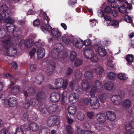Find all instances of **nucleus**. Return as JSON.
<instances>
[{
    "mask_svg": "<svg viewBox=\"0 0 134 134\" xmlns=\"http://www.w3.org/2000/svg\"><path fill=\"white\" fill-rule=\"evenodd\" d=\"M23 127H25L24 129L30 130L34 132L37 131L39 127L37 124L36 123H31L29 126L27 125H22V128Z\"/></svg>",
    "mask_w": 134,
    "mask_h": 134,
    "instance_id": "obj_7",
    "label": "nucleus"
},
{
    "mask_svg": "<svg viewBox=\"0 0 134 134\" xmlns=\"http://www.w3.org/2000/svg\"><path fill=\"white\" fill-rule=\"evenodd\" d=\"M82 102L83 104L85 106L88 105L89 103V100L87 98H84L82 101Z\"/></svg>",
    "mask_w": 134,
    "mask_h": 134,
    "instance_id": "obj_60",
    "label": "nucleus"
},
{
    "mask_svg": "<svg viewBox=\"0 0 134 134\" xmlns=\"http://www.w3.org/2000/svg\"><path fill=\"white\" fill-rule=\"evenodd\" d=\"M94 85V86L92 87L90 92V95L92 96H94L97 91L100 92L103 88L101 81L96 80Z\"/></svg>",
    "mask_w": 134,
    "mask_h": 134,
    "instance_id": "obj_3",
    "label": "nucleus"
},
{
    "mask_svg": "<svg viewBox=\"0 0 134 134\" xmlns=\"http://www.w3.org/2000/svg\"><path fill=\"white\" fill-rule=\"evenodd\" d=\"M104 88L108 91H110L112 90L114 86L113 83L111 82L108 81L104 83L103 85Z\"/></svg>",
    "mask_w": 134,
    "mask_h": 134,
    "instance_id": "obj_18",
    "label": "nucleus"
},
{
    "mask_svg": "<svg viewBox=\"0 0 134 134\" xmlns=\"http://www.w3.org/2000/svg\"><path fill=\"white\" fill-rule=\"evenodd\" d=\"M62 34V32L56 28L53 29L52 31V35L53 37L55 38L60 37Z\"/></svg>",
    "mask_w": 134,
    "mask_h": 134,
    "instance_id": "obj_20",
    "label": "nucleus"
},
{
    "mask_svg": "<svg viewBox=\"0 0 134 134\" xmlns=\"http://www.w3.org/2000/svg\"><path fill=\"white\" fill-rule=\"evenodd\" d=\"M104 22H107L108 26L110 25L111 22L112 20L111 16L109 15H105L104 16Z\"/></svg>",
    "mask_w": 134,
    "mask_h": 134,
    "instance_id": "obj_38",
    "label": "nucleus"
},
{
    "mask_svg": "<svg viewBox=\"0 0 134 134\" xmlns=\"http://www.w3.org/2000/svg\"><path fill=\"white\" fill-rule=\"evenodd\" d=\"M58 120V117L55 115H51L48 118L47 124L48 126L51 127L54 125Z\"/></svg>",
    "mask_w": 134,
    "mask_h": 134,
    "instance_id": "obj_9",
    "label": "nucleus"
},
{
    "mask_svg": "<svg viewBox=\"0 0 134 134\" xmlns=\"http://www.w3.org/2000/svg\"><path fill=\"white\" fill-rule=\"evenodd\" d=\"M82 63V60L80 59L77 58L75 62V65L76 66H79Z\"/></svg>",
    "mask_w": 134,
    "mask_h": 134,
    "instance_id": "obj_50",
    "label": "nucleus"
},
{
    "mask_svg": "<svg viewBox=\"0 0 134 134\" xmlns=\"http://www.w3.org/2000/svg\"><path fill=\"white\" fill-rule=\"evenodd\" d=\"M57 109V106L56 104H53L50 105L48 108V111L51 114L54 113Z\"/></svg>",
    "mask_w": 134,
    "mask_h": 134,
    "instance_id": "obj_29",
    "label": "nucleus"
},
{
    "mask_svg": "<svg viewBox=\"0 0 134 134\" xmlns=\"http://www.w3.org/2000/svg\"><path fill=\"white\" fill-rule=\"evenodd\" d=\"M122 98L121 96L118 95H113L111 100L112 102L115 105H119L121 104L122 102Z\"/></svg>",
    "mask_w": 134,
    "mask_h": 134,
    "instance_id": "obj_8",
    "label": "nucleus"
},
{
    "mask_svg": "<svg viewBox=\"0 0 134 134\" xmlns=\"http://www.w3.org/2000/svg\"><path fill=\"white\" fill-rule=\"evenodd\" d=\"M83 45H84L86 46L85 48H87L88 46L90 45L91 43V41L89 39H87L84 41H83Z\"/></svg>",
    "mask_w": 134,
    "mask_h": 134,
    "instance_id": "obj_52",
    "label": "nucleus"
},
{
    "mask_svg": "<svg viewBox=\"0 0 134 134\" xmlns=\"http://www.w3.org/2000/svg\"><path fill=\"white\" fill-rule=\"evenodd\" d=\"M74 45L78 48H81L83 45V41L81 39L74 38L73 41Z\"/></svg>",
    "mask_w": 134,
    "mask_h": 134,
    "instance_id": "obj_10",
    "label": "nucleus"
},
{
    "mask_svg": "<svg viewBox=\"0 0 134 134\" xmlns=\"http://www.w3.org/2000/svg\"><path fill=\"white\" fill-rule=\"evenodd\" d=\"M41 29L45 33H46L47 31H52L53 30L49 24L42 25L41 27Z\"/></svg>",
    "mask_w": 134,
    "mask_h": 134,
    "instance_id": "obj_23",
    "label": "nucleus"
},
{
    "mask_svg": "<svg viewBox=\"0 0 134 134\" xmlns=\"http://www.w3.org/2000/svg\"><path fill=\"white\" fill-rule=\"evenodd\" d=\"M110 25L114 26L115 27H117L119 26V23L118 21L114 20L112 21L111 24H110Z\"/></svg>",
    "mask_w": 134,
    "mask_h": 134,
    "instance_id": "obj_55",
    "label": "nucleus"
},
{
    "mask_svg": "<svg viewBox=\"0 0 134 134\" xmlns=\"http://www.w3.org/2000/svg\"><path fill=\"white\" fill-rule=\"evenodd\" d=\"M30 105H31L30 103L29 99H26V100L25 103L23 104V106L26 109H27L29 108Z\"/></svg>",
    "mask_w": 134,
    "mask_h": 134,
    "instance_id": "obj_54",
    "label": "nucleus"
},
{
    "mask_svg": "<svg viewBox=\"0 0 134 134\" xmlns=\"http://www.w3.org/2000/svg\"><path fill=\"white\" fill-rule=\"evenodd\" d=\"M76 85V82L74 80H73L70 83V86L72 88L74 89L75 88L76 90H78V88L77 89L75 88Z\"/></svg>",
    "mask_w": 134,
    "mask_h": 134,
    "instance_id": "obj_57",
    "label": "nucleus"
},
{
    "mask_svg": "<svg viewBox=\"0 0 134 134\" xmlns=\"http://www.w3.org/2000/svg\"><path fill=\"white\" fill-rule=\"evenodd\" d=\"M5 78L9 79L11 82V84L12 85H13L14 83L17 81L18 79L14 77L9 73H6L4 74Z\"/></svg>",
    "mask_w": 134,
    "mask_h": 134,
    "instance_id": "obj_16",
    "label": "nucleus"
},
{
    "mask_svg": "<svg viewBox=\"0 0 134 134\" xmlns=\"http://www.w3.org/2000/svg\"><path fill=\"white\" fill-rule=\"evenodd\" d=\"M90 103L91 107L94 109L98 108L100 104L97 97L95 96L91 97L90 99Z\"/></svg>",
    "mask_w": 134,
    "mask_h": 134,
    "instance_id": "obj_5",
    "label": "nucleus"
},
{
    "mask_svg": "<svg viewBox=\"0 0 134 134\" xmlns=\"http://www.w3.org/2000/svg\"><path fill=\"white\" fill-rule=\"evenodd\" d=\"M6 26L8 32L10 33H13L14 32L15 29V27L13 24L7 23Z\"/></svg>",
    "mask_w": 134,
    "mask_h": 134,
    "instance_id": "obj_21",
    "label": "nucleus"
},
{
    "mask_svg": "<svg viewBox=\"0 0 134 134\" xmlns=\"http://www.w3.org/2000/svg\"><path fill=\"white\" fill-rule=\"evenodd\" d=\"M66 129L67 132L68 134H73L74 130L71 126L67 125L66 127Z\"/></svg>",
    "mask_w": 134,
    "mask_h": 134,
    "instance_id": "obj_44",
    "label": "nucleus"
},
{
    "mask_svg": "<svg viewBox=\"0 0 134 134\" xmlns=\"http://www.w3.org/2000/svg\"><path fill=\"white\" fill-rule=\"evenodd\" d=\"M44 77L42 75H37L36 77V82H37V81H38V82H37L38 83H40L44 80Z\"/></svg>",
    "mask_w": 134,
    "mask_h": 134,
    "instance_id": "obj_49",
    "label": "nucleus"
},
{
    "mask_svg": "<svg viewBox=\"0 0 134 134\" xmlns=\"http://www.w3.org/2000/svg\"><path fill=\"white\" fill-rule=\"evenodd\" d=\"M89 59L91 61L93 62L96 63L99 60L97 56L94 54V52Z\"/></svg>",
    "mask_w": 134,
    "mask_h": 134,
    "instance_id": "obj_33",
    "label": "nucleus"
},
{
    "mask_svg": "<svg viewBox=\"0 0 134 134\" xmlns=\"http://www.w3.org/2000/svg\"><path fill=\"white\" fill-rule=\"evenodd\" d=\"M6 32L4 29L3 28H0V38H4V39H2L1 40V42L2 40H5L9 39H10V37L5 35Z\"/></svg>",
    "mask_w": 134,
    "mask_h": 134,
    "instance_id": "obj_14",
    "label": "nucleus"
},
{
    "mask_svg": "<svg viewBox=\"0 0 134 134\" xmlns=\"http://www.w3.org/2000/svg\"><path fill=\"white\" fill-rule=\"evenodd\" d=\"M75 76L78 79H80L81 76V74L79 70H77L75 71Z\"/></svg>",
    "mask_w": 134,
    "mask_h": 134,
    "instance_id": "obj_61",
    "label": "nucleus"
},
{
    "mask_svg": "<svg viewBox=\"0 0 134 134\" xmlns=\"http://www.w3.org/2000/svg\"><path fill=\"white\" fill-rule=\"evenodd\" d=\"M68 110L69 113L71 115L74 114L76 111V107L74 105L69 106L68 107Z\"/></svg>",
    "mask_w": 134,
    "mask_h": 134,
    "instance_id": "obj_24",
    "label": "nucleus"
},
{
    "mask_svg": "<svg viewBox=\"0 0 134 134\" xmlns=\"http://www.w3.org/2000/svg\"><path fill=\"white\" fill-rule=\"evenodd\" d=\"M124 18L126 21L129 23H131L132 22V20L131 17H129L128 15H125L124 16Z\"/></svg>",
    "mask_w": 134,
    "mask_h": 134,
    "instance_id": "obj_56",
    "label": "nucleus"
},
{
    "mask_svg": "<svg viewBox=\"0 0 134 134\" xmlns=\"http://www.w3.org/2000/svg\"><path fill=\"white\" fill-rule=\"evenodd\" d=\"M107 64L108 66L112 68H113L114 66V63L112 60H108V61L107 63Z\"/></svg>",
    "mask_w": 134,
    "mask_h": 134,
    "instance_id": "obj_63",
    "label": "nucleus"
},
{
    "mask_svg": "<svg viewBox=\"0 0 134 134\" xmlns=\"http://www.w3.org/2000/svg\"><path fill=\"white\" fill-rule=\"evenodd\" d=\"M45 51L44 49H39L37 50V57L39 58H42L45 55Z\"/></svg>",
    "mask_w": 134,
    "mask_h": 134,
    "instance_id": "obj_30",
    "label": "nucleus"
},
{
    "mask_svg": "<svg viewBox=\"0 0 134 134\" xmlns=\"http://www.w3.org/2000/svg\"><path fill=\"white\" fill-rule=\"evenodd\" d=\"M20 90V87L16 85L11 88V92L13 94L16 95L19 93Z\"/></svg>",
    "mask_w": 134,
    "mask_h": 134,
    "instance_id": "obj_26",
    "label": "nucleus"
},
{
    "mask_svg": "<svg viewBox=\"0 0 134 134\" xmlns=\"http://www.w3.org/2000/svg\"><path fill=\"white\" fill-rule=\"evenodd\" d=\"M34 40L32 39H29L27 40L25 42V45L26 47L30 48L31 47L33 44V42Z\"/></svg>",
    "mask_w": 134,
    "mask_h": 134,
    "instance_id": "obj_36",
    "label": "nucleus"
},
{
    "mask_svg": "<svg viewBox=\"0 0 134 134\" xmlns=\"http://www.w3.org/2000/svg\"><path fill=\"white\" fill-rule=\"evenodd\" d=\"M84 76L86 78L89 79L92 78L93 75L91 71H87L85 72Z\"/></svg>",
    "mask_w": 134,
    "mask_h": 134,
    "instance_id": "obj_37",
    "label": "nucleus"
},
{
    "mask_svg": "<svg viewBox=\"0 0 134 134\" xmlns=\"http://www.w3.org/2000/svg\"><path fill=\"white\" fill-rule=\"evenodd\" d=\"M104 125L102 123H97L95 125V128L99 130H102L104 129Z\"/></svg>",
    "mask_w": 134,
    "mask_h": 134,
    "instance_id": "obj_42",
    "label": "nucleus"
},
{
    "mask_svg": "<svg viewBox=\"0 0 134 134\" xmlns=\"http://www.w3.org/2000/svg\"><path fill=\"white\" fill-rule=\"evenodd\" d=\"M97 50L99 55L101 57H104L106 54L105 50L102 47H99L98 48Z\"/></svg>",
    "mask_w": 134,
    "mask_h": 134,
    "instance_id": "obj_28",
    "label": "nucleus"
},
{
    "mask_svg": "<svg viewBox=\"0 0 134 134\" xmlns=\"http://www.w3.org/2000/svg\"><path fill=\"white\" fill-rule=\"evenodd\" d=\"M93 51L91 49L84 48L83 55L86 58L89 59L91 55L93 54Z\"/></svg>",
    "mask_w": 134,
    "mask_h": 134,
    "instance_id": "obj_22",
    "label": "nucleus"
},
{
    "mask_svg": "<svg viewBox=\"0 0 134 134\" xmlns=\"http://www.w3.org/2000/svg\"><path fill=\"white\" fill-rule=\"evenodd\" d=\"M39 109L41 112L44 114H46L48 111L47 107L43 104H40L39 105Z\"/></svg>",
    "mask_w": 134,
    "mask_h": 134,
    "instance_id": "obj_32",
    "label": "nucleus"
},
{
    "mask_svg": "<svg viewBox=\"0 0 134 134\" xmlns=\"http://www.w3.org/2000/svg\"><path fill=\"white\" fill-rule=\"evenodd\" d=\"M104 69L100 66L97 67L94 69V72L97 75H100L102 74L103 72Z\"/></svg>",
    "mask_w": 134,
    "mask_h": 134,
    "instance_id": "obj_25",
    "label": "nucleus"
},
{
    "mask_svg": "<svg viewBox=\"0 0 134 134\" xmlns=\"http://www.w3.org/2000/svg\"><path fill=\"white\" fill-rule=\"evenodd\" d=\"M96 118L98 121L101 123L104 122L106 120L105 115L103 113L97 114L96 115Z\"/></svg>",
    "mask_w": 134,
    "mask_h": 134,
    "instance_id": "obj_15",
    "label": "nucleus"
},
{
    "mask_svg": "<svg viewBox=\"0 0 134 134\" xmlns=\"http://www.w3.org/2000/svg\"><path fill=\"white\" fill-rule=\"evenodd\" d=\"M118 78L121 80H126L128 77L124 73H121L118 74Z\"/></svg>",
    "mask_w": 134,
    "mask_h": 134,
    "instance_id": "obj_39",
    "label": "nucleus"
},
{
    "mask_svg": "<svg viewBox=\"0 0 134 134\" xmlns=\"http://www.w3.org/2000/svg\"><path fill=\"white\" fill-rule=\"evenodd\" d=\"M30 105H32L34 107L37 105L38 102L37 100L35 99H30L29 100Z\"/></svg>",
    "mask_w": 134,
    "mask_h": 134,
    "instance_id": "obj_47",
    "label": "nucleus"
},
{
    "mask_svg": "<svg viewBox=\"0 0 134 134\" xmlns=\"http://www.w3.org/2000/svg\"><path fill=\"white\" fill-rule=\"evenodd\" d=\"M62 40L65 44L67 45L70 44L71 43L70 37L67 35H65L62 37Z\"/></svg>",
    "mask_w": 134,
    "mask_h": 134,
    "instance_id": "obj_27",
    "label": "nucleus"
},
{
    "mask_svg": "<svg viewBox=\"0 0 134 134\" xmlns=\"http://www.w3.org/2000/svg\"><path fill=\"white\" fill-rule=\"evenodd\" d=\"M68 82V81L66 79L64 80L62 78H58L55 82V88L58 89L62 88L63 90H65L67 87Z\"/></svg>",
    "mask_w": 134,
    "mask_h": 134,
    "instance_id": "obj_2",
    "label": "nucleus"
},
{
    "mask_svg": "<svg viewBox=\"0 0 134 134\" xmlns=\"http://www.w3.org/2000/svg\"><path fill=\"white\" fill-rule=\"evenodd\" d=\"M3 47L7 49L5 54L7 56H13L15 55L17 53L16 47L13 45L11 41L8 39L5 40H2Z\"/></svg>",
    "mask_w": 134,
    "mask_h": 134,
    "instance_id": "obj_1",
    "label": "nucleus"
},
{
    "mask_svg": "<svg viewBox=\"0 0 134 134\" xmlns=\"http://www.w3.org/2000/svg\"><path fill=\"white\" fill-rule=\"evenodd\" d=\"M64 48V46L61 43H57L54 45V49L58 52H60L63 50Z\"/></svg>",
    "mask_w": 134,
    "mask_h": 134,
    "instance_id": "obj_19",
    "label": "nucleus"
},
{
    "mask_svg": "<svg viewBox=\"0 0 134 134\" xmlns=\"http://www.w3.org/2000/svg\"><path fill=\"white\" fill-rule=\"evenodd\" d=\"M77 132L78 134H83L84 131L82 128H81L80 126H77Z\"/></svg>",
    "mask_w": 134,
    "mask_h": 134,
    "instance_id": "obj_59",
    "label": "nucleus"
},
{
    "mask_svg": "<svg viewBox=\"0 0 134 134\" xmlns=\"http://www.w3.org/2000/svg\"><path fill=\"white\" fill-rule=\"evenodd\" d=\"M87 117L90 119L92 118L94 115V113L92 111H88L87 112Z\"/></svg>",
    "mask_w": 134,
    "mask_h": 134,
    "instance_id": "obj_62",
    "label": "nucleus"
},
{
    "mask_svg": "<svg viewBox=\"0 0 134 134\" xmlns=\"http://www.w3.org/2000/svg\"><path fill=\"white\" fill-rule=\"evenodd\" d=\"M8 130L6 128H3L0 130V134H7Z\"/></svg>",
    "mask_w": 134,
    "mask_h": 134,
    "instance_id": "obj_64",
    "label": "nucleus"
},
{
    "mask_svg": "<svg viewBox=\"0 0 134 134\" xmlns=\"http://www.w3.org/2000/svg\"><path fill=\"white\" fill-rule=\"evenodd\" d=\"M17 99L14 97H11L7 100L4 101L3 104L6 107H13L16 106L18 104Z\"/></svg>",
    "mask_w": 134,
    "mask_h": 134,
    "instance_id": "obj_4",
    "label": "nucleus"
},
{
    "mask_svg": "<svg viewBox=\"0 0 134 134\" xmlns=\"http://www.w3.org/2000/svg\"><path fill=\"white\" fill-rule=\"evenodd\" d=\"M73 71L72 69L70 68H68L66 70V76H70Z\"/></svg>",
    "mask_w": 134,
    "mask_h": 134,
    "instance_id": "obj_58",
    "label": "nucleus"
},
{
    "mask_svg": "<svg viewBox=\"0 0 134 134\" xmlns=\"http://www.w3.org/2000/svg\"><path fill=\"white\" fill-rule=\"evenodd\" d=\"M81 85L83 90L84 91H87L90 88V85H89V83L86 80H82Z\"/></svg>",
    "mask_w": 134,
    "mask_h": 134,
    "instance_id": "obj_17",
    "label": "nucleus"
},
{
    "mask_svg": "<svg viewBox=\"0 0 134 134\" xmlns=\"http://www.w3.org/2000/svg\"><path fill=\"white\" fill-rule=\"evenodd\" d=\"M79 98L77 94L72 93L70 94L69 97V101L70 103H72L77 101Z\"/></svg>",
    "mask_w": 134,
    "mask_h": 134,
    "instance_id": "obj_12",
    "label": "nucleus"
},
{
    "mask_svg": "<svg viewBox=\"0 0 134 134\" xmlns=\"http://www.w3.org/2000/svg\"><path fill=\"white\" fill-rule=\"evenodd\" d=\"M37 99H40L41 98H44L46 97V95L43 92H39L37 94Z\"/></svg>",
    "mask_w": 134,
    "mask_h": 134,
    "instance_id": "obj_46",
    "label": "nucleus"
},
{
    "mask_svg": "<svg viewBox=\"0 0 134 134\" xmlns=\"http://www.w3.org/2000/svg\"><path fill=\"white\" fill-rule=\"evenodd\" d=\"M85 116L84 114L82 112H79L77 114V119L81 121L83 120L85 118Z\"/></svg>",
    "mask_w": 134,
    "mask_h": 134,
    "instance_id": "obj_40",
    "label": "nucleus"
},
{
    "mask_svg": "<svg viewBox=\"0 0 134 134\" xmlns=\"http://www.w3.org/2000/svg\"><path fill=\"white\" fill-rule=\"evenodd\" d=\"M60 98L59 94L56 92L52 93L50 96V100L53 102H56L58 101Z\"/></svg>",
    "mask_w": 134,
    "mask_h": 134,
    "instance_id": "obj_11",
    "label": "nucleus"
},
{
    "mask_svg": "<svg viewBox=\"0 0 134 134\" xmlns=\"http://www.w3.org/2000/svg\"><path fill=\"white\" fill-rule=\"evenodd\" d=\"M118 10L120 12L122 13H125L127 11V9L125 7V5L124 4L122 5L118 8Z\"/></svg>",
    "mask_w": 134,
    "mask_h": 134,
    "instance_id": "obj_35",
    "label": "nucleus"
},
{
    "mask_svg": "<svg viewBox=\"0 0 134 134\" xmlns=\"http://www.w3.org/2000/svg\"><path fill=\"white\" fill-rule=\"evenodd\" d=\"M22 126H21V127ZM24 127L22 128L20 127H17L16 130V132H15V134H24L23 130L21 128H23Z\"/></svg>",
    "mask_w": 134,
    "mask_h": 134,
    "instance_id": "obj_51",
    "label": "nucleus"
},
{
    "mask_svg": "<svg viewBox=\"0 0 134 134\" xmlns=\"http://www.w3.org/2000/svg\"><path fill=\"white\" fill-rule=\"evenodd\" d=\"M45 44V43L44 42H41V40H39L35 43L36 46L37 47H42Z\"/></svg>",
    "mask_w": 134,
    "mask_h": 134,
    "instance_id": "obj_48",
    "label": "nucleus"
},
{
    "mask_svg": "<svg viewBox=\"0 0 134 134\" xmlns=\"http://www.w3.org/2000/svg\"><path fill=\"white\" fill-rule=\"evenodd\" d=\"M106 115L107 119L110 121H114L116 118V115L114 112L108 111L106 112Z\"/></svg>",
    "mask_w": 134,
    "mask_h": 134,
    "instance_id": "obj_13",
    "label": "nucleus"
},
{
    "mask_svg": "<svg viewBox=\"0 0 134 134\" xmlns=\"http://www.w3.org/2000/svg\"><path fill=\"white\" fill-rule=\"evenodd\" d=\"M108 78L111 80H115L116 78V74L113 72H108L107 74Z\"/></svg>",
    "mask_w": 134,
    "mask_h": 134,
    "instance_id": "obj_34",
    "label": "nucleus"
},
{
    "mask_svg": "<svg viewBox=\"0 0 134 134\" xmlns=\"http://www.w3.org/2000/svg\"><path fill=\"white\" fill-rule=\"evenodd\" d=\"M131 103L130 100L126 99L124 100L122 102V106L125 108H127L130 107Z\"/></svg>",
    "mask_w": 134,
    "mask_h": 134,
    "instance_id": "obj_31",
    "label": "nucleus"
},
{
    "mask_svg": "<svg viewBox=\"0 0 134 134\" xmlns=\"http://www.w3.org/2000/svg\"><path fill=\"white\" fill-rule=\"evenodd\" d=\"M76 56L77 54L75 51H72L71 52L70 54V58L71 61H73Z\"/></svg>",
    "mask_w": 134,
    "mask_h": 134,
    "instance_id": "obj_45",
    "label": "nucleus"
},
{
    "mask_svg": "<svg viewBox=\"0 0 134 134\" xmlns=\"http://www.w3.org/2000/svg\"><path fill=\"white\" fill-rule=\"evenodd\" d=\"M47 72L49 75L52 74L56 66L55 62L52 61L48 62L47 64Z\"/></svg>",
    "mask_w": 134,
    "mask_h": 134,
    "instance_id": "obj_6",
    "label": "nucleus"
},
{
    "mask_svg": "<svg viewBox=\"0 0 134 134\" xmlns=\"http://www.w3.org/2000/svg\"><path fill=\"white\" fill-rule=\"evenodd\" d=\"M36 52V49L35 48H33L29 52V54L30 57L31 58L33 57L35 55Z\"/></svg>",
    "mask_w": 134,
    "mask_h": 134,
    "instance_id": "obj_53",
    "label": "nucleus"
},
{
    "mask_svg": "<svg viewBox=\"0 0 134 134\" xmlns=\"http://www.w3.org/2000/svg\"><path fill=\"white\" fill-rule=\"evenodd\" d=\"M8 9V6L5 4L2 5L0 7V11L3 13L5 12Z\"/></svg>",
    "mask_w": 134,
    "mask_h": 134,
    "instance_id": "obj_43",
    "label": "nucleus"
},
{
    "mask_svg": "<svg viewBox=\"0 0 134 134\" xmlns=\"http://www.w3.org/2000/svg\"><path fill=\"white\" fill-rule=\"evenodd\" d=\"M126 60L128 63H132L134 60V58L131 54H128L126 56Z\"/></svg>",
    "mask_w": 134,
    "mask_h": 134,
    "instance_id": "obj_41",
    "label": "nucleus"
}]
</instances>
